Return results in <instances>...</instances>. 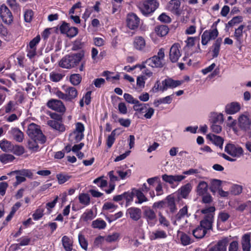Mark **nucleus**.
<instances>
[{
    "label": "nucleus",
    "instance_id": "37",
    "mask_svg": "<svg viewBox=\"0 0 251 251\" xmlns=\"http://www.w3.org/2000/svg\"><path fill=\"white\" fill-rule=\"evenodd\" d=\"M167 235L165 231L163 230H156L152 232L150 236L151 240H155L158 239H164L167 237Z\"/></svg>",
    "mask_w": 251,
    "mask_h": 251
},
{
    "label": "nucleus",
    "instance_id": "19",
    "mask_svg": "<svg viewBox=\"0 0 251 251\" xmlns=\"http://www.w3.org/2000/svg\"><path fill=\"white\" fill-rule=\"evenodd\" d=\"M64 90L67 96V101H71L74 100L78 95L75 88L70 86H64Z\"/></svg>",
    "mask_w": 251,
    "mask_h": 251
},
{
    "label": "nucleus",
    "instance_id": "20",
    "mask_svg": "<svg viewBox=\"0 0 251 251\" xmlns=\"http://www.w3.org/2000/svg\"><path fill=\"white\" fill-rule=\"evenodd\" d=\"M133 46L138 50H143L146 47V41L144 38L140 36L135 37L133 42Z\"/></svg>",
    "mask_w": 251,
    "mask_h": 251
},
{
    "label": "nucleus",
    "instance_id": "61",
    "mask_svg": "<svg viewBox=\"0 0 251 251\" xmlns=\"http://www.w3.org/2000/svg\"><path fill=\"white\" fill-rule=\"evenodd\" d=\"M157 19L161 22L164 23H170L171 22V18L165 13L161 14Z\"/></svg>",
    "mask_w": 251,
    "mask_h": 251
},
{
    "label": "nucleus",
    "instance_id": "30",
    "mask_svg": "<svg viewBox=\"0 0 251 251\" xmlns=\"http://www.w3.org/2000/svg\"><path fill=\"white\" fill-rule=\"evenodd\" d=\"M208 188L207 183L204 181H201L197 187V194L201 196L207 193Z\"/></svg>",
    "mask_w": 251,
    "mask_h": 251
},
{
    "label": "nucleus",
    "instance_id": "7",
    "mask_svg": "<svg viewBox=\"0 0 251 251\" xmlns=\"http://www.w3.org/2000/svg\"><path fill=\"white\" fill-rule=\"evenodd\" d=\"M192 190V186L190 183L182 186L176 192V201L179 202L181 199H187Z\"/></svg>",
    "mask_w": 251,
    "mask_h": 251
},
{
    "label": "nucleus",
    "instance_id": "4",
    "mask_svg": "<svg viewBox=\"0 0 251 251\" xmlns=\"http://www.w3.org/2000/svg\"><path fill=\"white\" fill-rule=\"evenodd\" d=\"M26 133L31 139H37L42 143L46 142V138L43 134L39 126L33 123L30 124L27 128Z\"/></svg>",
    "mask_w": 251,
    "mask_h": 251
},
{
    "label": "nucleus",
    "instance_id": "24",
    "mask_svg": "<svg viewBox=\"0 0 251 251\" xmlns=\"http://www.w3.org/2000/svg\"><path fill=\"white\" fill-rule=\"evenodd\" d=\"M222 43V38L221 37L218 38L213 44L211 49H212V57L213 58H216L219 54L220 50V47Z\"/></svg>",
    "mask_w": 251,
    "mask_h": 251
},
{
    "label": "nucleus",
    "instance_id": "29",
    "mask_svg": "<svg viewBox=\"0 0 251 251\" xmlns=\"http://www.w3.org/2000/svg\"><path fill=\"white\" fill-rule=\"evenodd\" d=\"M222 187V181L217 179H212L210 180L209 189L215 194Z\"/></svg>",
    "mask_w": 251,
    "mask_h": 251
},
{
    "label": "nucleus",
    "instance_id": "63",
    "mask_svg": "<svg viewBox=\"0 0 251 251\" xmlns=\"http://www.w3.org/2000/svg\"><path fill=\"white\" fill-rule=\"evenodd\" d=\"M201 196V202L202 203L210 204L213 201V198L210 194L206 193Z\"/></svg>",
    "mask_w": 251,
    "mask_h": 251
},
{
    "label": "nucleus",
    "instance_id": "14",
    "mask_svg": "<svg viewBox=\"0 0 251 251\" xmlns=\"http://www.w3.org/2000/svg\"><path fill=\"white\" fill-rule=\"evenodd\" d=\"M251 119L246 115H242L238 119V125L243 130L248 131L251 129Z\"/></svg>",
    "mask_w": 251,
    "mask_h": 251
},
{
    "label": "nucleus",
    "instance_id": "11",
    "mask_svg": "<svg viewBox=\"0 0 251 251\" xmlns=\"http://www.w3.org/2000/svg\"><path fill=\"white\" fill-rule=\"evenodd\" d=\"M143 217L146 220L150 226H153L157 222L155 213L150 208H147L144 210Z\"/></svg>",
    "mask_w": 251,
    "mask_h": 251
},
{
    "label": "nucleus",
    "instance_id": "31",
    "mask_svg": "<svg viewBox=\"0 0 251 251\" xmlns=\"http://www.w3.org/2000/svg\"><path fill=\"white\" fill-rule=\"evenodd\" d=\"M207 137L216 146H219L221 149H222L224 139L221 137L215 134H208Z\"/></svg>",
    "mask_w": 251,
    "mask_h": 251
},
{
    "label": "nucleus",
    "instance_id": "59",
    "mask_svg": "<svg viewBox=\"0 0 251 251\" xmlns=\"http://www.w3.org/2000/svg\"><path fill=\"white\" fill-rule=\"evenodd\" d=\"M78 28L75 27H69L66 33L67 36L70 38L75 36L78 33Z\"/></svg>",
    "mask_w": 251,
    "mask_h": 251
},
{
    "label": "nucleus",
    "instance_id": "48",
    "mask_svg": "<svg viewBox=\"0 0 251 251\" xmlns=\"http://www.w3.org/2000/svg\"><path fill=\"white\" fill-rule=\"evenodd\" d=\"M243 21V17L241 16H237L234 17L231 20H230L227 24H226V27L227 26L232 27Z\"/></svg>",
    "mask_w": 251,
    "mask_h": 251
},
{
    "label": "nucleus",
    "instance_id": "38",
    "mask_svg": "<svg viewBox=\"0 0 251 251\" xmlns=\"http://www.w3.org/2000/svg\"><path fill=\"white\" fill-rule=\"evenodd\" d=\"M48 124L53 128L60 132H63L65 130L64 125L59 123L58 121L50 120L48 122Z\"/></svg>",
    "mask_w": 251,
    "mask_h": 251
},
{
    "label": "nucleus",
    "instance_id": "62",
    "mask_svg": "<svg viewBox=\"0 0 251 251\" xmlns=\"http://www.w3.org/2000/svg\"><path fill=\"white\" fill-rule=\"evenodd\" d=\"M230 217V215L225 212H221L218 216V221L222 222H225L228 220Z\"/></svg>",
    "mask_w": 251,
    "mask_h": 251
},
{
    "label": "nucleus",
    "instance_id": "1",
    "mask_svg": "<svg viewBox=\"0 0 251 251\" xmlns=\"http://www.w3.org/2000/svg\"><path fill=\"white\" fill-rule=\"evenodd\" d=\"M200 211L204 216L203 219L201 221L200 225L207 231L212 229L214 221L215 207L213 205L206 206L201 209Z\"/></svg>",
    "mask_w": 251,
    "mask_h": 251
},
{
    "label": "nucleus",
    "instance_id": "64",
    "mask_svg": "<svg viewBox=\"0 0 251 251\" xmlns=\"http://www.w3.org/2000/svg\"><path fill=\"white\" fill-rule=\"evenodd\" d=\"M33 16V11L32 10H27L24 14V19L26 22L29 23L32 21Z\"/></svg>",
    "mask_w": 251,
    "mask_h": 251
},
{
    "label": "nucleus",
    "instance_id": "54",
    "mask_svg": "<svg viewBox=\"0 0 251 251\" xmlns=\"http://www.w3.org/2000/svg\"><path fill=\"white\" fill-rule=\"evenodd\" d=\"M44 210L43 209H37L32 215L33 220L35 221H38L42 218L44 216Z\"/></svg>",
    "mask_w": 251,
    "mask_h": 251
},
{
    "label": "nucleus",
    "instance_id": "50",
    "mask_svg": "<svg viewBox=\"0 0 251 251\" xmlns=\"http://www.w3.org/2000/svg\"><path fill=\"white\" fill-rule=\"evenodd\" d=\"M11 152H13L17 156H20L25 152V149L22 146L13 145V149Z\"/></svg>",
    "mask_w": 251,
    "mask_h": 251
},
{
    "label": "nucleus",
    "instance_id": "22",
    "mask_svg": "<svg viewBox=\"0 0 251 251\" xmlns=\"http://www.w3.org/2000/svg\"><path fill=\"white\" fill-rule=\"evenodd\" d=\"M228 244L227 239H224L218 241L214 246L210 248L208 251H226V247Z\"/></svg>",
    "mask_w": 251,
    "mask_h": 251
},
{
    "label": "nucleus",
    "instance_id": "33",
    "mask_svg": "<svg viewBox=\"0 0 251 251\" xmlns=\"http://www.w3.org/2000/svg\"><path fill=\"white\" fill-rule=\"evenodd\" d=\"M188 206L186 205L182 208L180 209L178 213L175 216L176 220L177 221H179L185 217H189L190 214H188Z\"/></svg>",
    "mask_w": 251,
    "mask_h": 251
},
{
    "label": "nucleus",
    "instance_id": "5",
    "mask_svg": "<svg viewBox=\"0 0 251 251\" xmlns=\"http://www.w3.org/2000/svg\"><path fill=\"white\" fill-rule=\"evenodd\" d=\"M225 151L229 155L234 157H240L244 152L242 147L230 143L226 144L225 148Z\"/></svg>",
    "mask_w": 251,
    "mask_h": 251
},
{
    "label": "nucleus",
    "instance_id": "43",
    "mask_svg": "<svg viewBox=\"0 0 251 251\" xmlns=\"http://www.w3.org/2000/svg\"><path fill=\"white\" fill-rule=\"evenodd\" d=\"M15 157L12 154L2 153L0 155V161L3 164H7L12 162Z\"/></svg>",
    "mask_w": 251,
    "mask_h": 251
},
{
    "label": "nucleus",
    "instance_id": "12",
    "mask_svg": "<svg viewBox=\"0 0 251 251\" xmlns=\"http://www.w3.org/2000/svg\"><path fill=\"white\" fill-rule=\"evenodd\" d=\"M183 80H175L172 78H167L162 81V87L160 88V91L164 92L168 88H174L180 86Z\"/></svg>",
    "mask_w": 251,
    "mask_h": 251
},
{
    "label": "nucleus",
    "instance_id": "41",
    "mask_svg": "<svg viewBox=\"0 0 251 251\" xmlns=\"http://www.w3.org/2000/svg\"><path fill=\"white\" fill-rule=\"evenodd\" d=\"M71 178H72V176L66 173H61L56 175V178L59 184H62L65 183Z\"/></svg>",
    "mask_w": 251,
    "mask_h": 251
},
{
    "label": "nucleus",
    "instance_id": "46",
    "mask_svg": "<svg viewBox=\"0 0 251 251\" xmlns=\"http://www.w3.org/2000/svg\"><path fill=\"white\" fill-rule=\"evenodd\" d=\"M81 76L78 74H74L70 75V81L74 85H78L81 81Z\"/></svg>",
    "mask_w": 251,
    "mask_h": 251
},
{
    "label": "nucleus",
    "instance_id": "13",
    "mask_svg": "<svg viewBox=\"0 0 251 251\" xmlns=\"http://www.w3.org/2000/svg\"><path fill=\"white\" fill-rule=\"evenodd\" d=\"M183 175H168L164 174L162 176V180L166 183L173 185L174 182H180L185 178Z\"/></svg>",
    "mask_w": 251,
    "mask_h": 251
},
{
    "label": "nucleus",
    "instance_id": "45",
    "mask_svg": "<svg viewBox=\"0 0 251 251\" xmlns=\"http://www.w3.org/2000/svg\"><path fill=\"white\" fill-rule=\"evenodd\" d=\"M0 35L5 40H9L11 37V34L6 27L0 23Z\"/></svg>",
    "mask_w": 251,
    "mask_h": 251
},
{
    "label": "nucleus",
    "instance_id": "32",
    "mask_svg": "<svg viewBox=\"0 0 251 251\" xmlns=\"http://www.w3.org/2000/svg\"><path fill=\"white\" fill-rule=\"evenodd\" d=\"M0 148L4 152H11L13 149V144L6 139H3L0 141Z\"/></svg>",
    "mask_w": 251,
    "mask_h": 251
},
{
    "label": "nucleus",
    "instance_id": "58",
    "mask_svg": "<svg viewBox=\"0 0 251 251\" xmlns=\"http://www.w3.org/2000/svg\"><path fill=\"white\" fill-rule=\"evenodd\" d=\"M205 31H207V34L211 40H215L218 36L219 31L217 29L211 28L210 30H206Z\"/></svg>",
    "mask_w": 251,
    "mask_h": 251
},
{
    "label": "nucleus",
    "instance_id": "49",
    "mask_svg": "<svg viewBox=\"0 0 251 251\" xmlns=\"http://www.w3.org/2000/svg\"><path fill=\"white\" fill-rule=\"evenodd\" d=\"M93 218V211L92 210H87L81 216V219L84 222L91 221Z\"/></svg>",
    "mask_w": 251,
    "mask_h": 251
},
{
    "label": "nucleus",
    "instance_id": "21",
    "mask_svg": "<svg viewBox=\"0 0 251 251\" xmlns=\"http://www.w3.org/2000/svg\"><path fill=\"white\" fill-rule=\"evenodd\" d=\"M251 232L245 234L242 237L241 244L243 251H250Z\"/></svg>",
    "mask_w": 251,
    "mask_h": 251
},
{
    "label": "nucleus",
    "instance_id": "57",
    "mask_svg": "<svg viewBox=\"0 0 251 251\" xmlns=\"http://www.w3.org/2000/svg\"><path fill=\"white\" fill-rule=\"evenodd\" d=\"M124 98L126 101L129 103H138V100L134 99L133 96L129 94L125 93L124 95Z\"/></svg>",
    "mask_w": 251,
    "mask_h": 251
},
{
    "label": "nucleus",
    "instance_id": "18",
    "mask_svg": "<svg viewBox=\"0 0 251 251\" xmlns=\"http://www.w3.org/2000/svg\"><path fill=\"white\" fill-rule=\"evenodd\" d=\"M166 206L168 208L171 213H175L177 210L176 204V198H175L174 196L170 195L166 197Z\"/></svg>",
    "mask_w": 251,
    "mask_h": 251
},
{
    "label": "nucleus",
    "instance_id": "35",
    "mask_svg": "<svg viewBox=\"0 0 251 251\" xmlns=\"http://www.w3.org/2000/svg\"><path fill=\"white\" fill-rule=\"evenodd\" d=\"M209 121L212 124H221L224 121L223 115L221 113H212L211 114Z\"/></svg>",
    "mask_w": 251,
    "mask_h": 251
},
{
    "label": "nucleus",
    "instance_id": "55",
    "mask_svg": "<svg viewBox=\"0 0 251 251\" xmlns=\"http://www.w3.org/2000/svg\"><path fill=\"white\" fill-rule=\"evenodd\" d=\"M32 140L28 142V148L29 150L34 151H37L39 148V146L37 142V139H31Z\"/></svg>",
    "mask_w": 251,
    "mask_h": 251
},
{
    "label": "nucleus",
    "instance_id": "16",
    "mask_svg": "<svg viewBox=\"0 0 251 251\" xmlns=\"http://www.w3.org/2000/svg\"><path fill=\"white\" fill-rule=\"evenodd\" d=\"M126 214L132 220L137 221L141 218L142 211L139 208L131 207L127 209Z\"/></svg>",
    "mask_w": 251,
    "mask_h": 251
},
{
    "label": "nucleus",
    "instance_id": "47",
    "mask_svg": "<svg viewBox=\"0 0 251 251\" xmlns=\"http://www.w3.org/2000/svg\"><path fill=\"white\" fill-rule=\"evenodd\" d=\"M179 234L180 240L183 245H188L192 243L190 237L187 234L183 232H180Z\"/></svg>",
    "mask_w": 251,
    "mask_h": 251
},
{
    "label": "nucleus",
    "instance_id": "39",
    "mask_svg": "<svg viewBox=\"0 0 251 251\" xmlns=\"http://www.w3.org/2000/svg\"><path fill=\"white\" fill-rule=\"evenodd\" d=\"M91 226L94 228L103 229L105 228L106 223L103 220L100 218H98L92 222Z\"/></svg>",
    "mask_w": 251,
    "mask_h": 251
},
{
    "label": "nucleus",
    "instance_id": "2",
    "mask_svg": "<svg viewBox=\"0 0 251 251\" xmlns=\"http://www.w3.org/2000/svg\"><path fill=\"white\" fill-rule=\"evenodd\" d=\"M83 51L66 55L60 61L59 65L64 69H71L76 66L84 57Z\"/></svg>",
    "mask_w": 251,
    "mask_h": 251
},
{
    "label": "nucleus",
    "instance_id": "40",
    "mask_svg": "<svg viewBox=\"0 0 251 251\" xmlns=\"http://www.w3.org/2000/svg\"><path fill=\"white\" fill-rule=\"evenodd\" d=\"M134 191L133 188L131 189V191H128L124 193V200L126 201V206L129 205L133 200L134 197Z\"/></svg>",
    "mask_w": 251,
    "mask_h": 251
},
{
    "label": "nucleus",
    "instance_id": "23",
    "mask_svg": "<svg viewBox=\"0 0 251 251\" xmlns=\"http://www.w3.org/2000/svg\"><path fill=\"white\" fill-rule=\"evenodd\" d=\"M240 109V105L236 102L227 104L225 107V112L228 114H234Z\"/></svg>",
    "mask_w": 251,
    "mask_h": 251
},
{
    "label": "nucleus",
    "instance_id": "15",
    "mask_svg": "<svg viewBox=\"0 0 251 251\" xmlns=\"http://www.w3.org/2000/svg\"><path fill=\"white\" fill-rule=\"evenodd\" d=\"M245 25H240L237 28H236L234 33L233 37L236 40V46L240 49L242 47V44L243 42V29Z\"/></svg>",
    "mask_w": 251,
    "mask_h": 251
},
{
    "label": "nucleus",
    "instance_id": "51",
    "mask_svg": "<svg viewBox=\"0 0 251 251\" xmlns=\"http://www.w3.org/2000/svg\"><path fill=\"white\" fill-rule=\"evenodd\" d=\"M123 215V213L122 211H119L114 215H110L105 217V219L109 222L111 223L119 218H121Z\"/></svg>",
    "mask_w": 251,
    "mask_h": 251
},
{
    "label": "nucleus",
    "instance_id": "10",
    "mask_svg": "<svg viewBox=\"0 0 251 251\" xmlns=\"http://www.w3.org/2000/svg\"><path fill=\"white\" fill-rule=\"evenodd\" d=\"M140 24V18L134 13L128 14L126 18L127 26L132 30L137 29Z\"/></svg>",
    "mask_w": 251,
    "mask_h": 251
},
{
    "label": "nucleus",
    "instance_id": "52",
    "mask_svg": "<svg viewBox=\"0 0 251 251\" xmlns=\"http://www.w3.org/2000/svg\"><path fill=\"white\" fill-rule=\"evenodd\" d=\"M50 77L52 81L58 82L63 78V75L61 74L52 72L50 73Z\"/></svg>",
    "mask_w": 251,
    "mask_h": 251
},
{
    "label": "nucleus",
    "instance_id": "9",
    "mask_svg": "<svg viewBox=\"0 0 251 251\" xmlns=\"http://www.w3.org/2000/svg\"><path fill=\"white\" fill-rule=\"evenodd\" d=\"M180 49V44L177 43H174L171 47L169 52V58L172 63L176 62L180 57L181 54Z\"/></svg>",
    "mask_w": 251,
    "mask_h": 251
},
{
    "label": "nucleus",
    "instance_id": "53",
    "mask_svg": "<svg viewBox=\"0 0 251 251\" xmlns=\"http://www.w3.org/2000/svg\"><path fill=\"white\" fill-rule=\"evenodd\" d=\"M147 78L144 75L139 76L137 78L136 84L138 88L142 89L145 87V80Z\"/></svg>",
    "mask_w": 251,
    "mask_h": 251
},
{
    "label": "nucleus",
    "instance_id": "8",
    "mask_svg": "<svg viewBox=\"0 0 251 251\" xmlns=\"http://www.w3.org/2000/svg\"><path fill=\"white\" fill-rule=\"evenodd\" d=\"M0 17L2 21L6 24L9 25L13 22L12 14L4 4L1 5L0 7Z\"/></svg>",
    "mask_w": 251,
    "mask_h": 251
},
{
    "label": "nucleus",
    "instance_id": "27",
    "mask_svg": "<svg viewBox=\"0 0 251 251\" xmlns=\"http://www.w3.org/2000/svg\"><path fill=\"white\" fill-rule=\"evenodd\" d=\"M11 134L14 140L17 142H22L23 141L24 135L23 132L17 127L12 128L10 130Z\"/></svg>",
    "mask_w": 251,
    "mask_h": 251
},
{
    "label": "nucleus",
    "instance_id": "42",
    "mask_svg": "<svg viewBox=\"0 0 251 251\" xmlns=\"http://www.w3.org/2000/svg\"><path fill=\"white\" fill-rule=\"evenodd\" d=\"M14 173L22 176L27 177L29 178L32 179L33 178V173L31 170L29 169H22L20 170H16L13 172Z\"/></svg>",
    "mask_w": 251,
    "mask_h": 251
},
{
    "label": "nucleus",
    "instance_id": "17",
    "mask_svg": "<svg viewBox=\"0 0 251 251\" xmlns=\"http://www.w3.org/2000/svg\"><path fill=\"white\" fill-rule=\"evenodd\" d=\"M180 2L179 0H171L168 5V10L173 14L179 16L181 14Z\"/></svg>",
    "mask_w": 251,
    "mask_h": 251
},
{
    "label": "nucleus",
    "instance_id": "26",
    "mask_svg": "<svg viewBox=\"0 0 251 251\" xmlns=\"http://www.w3.org/2000/svg\"><path fill=\"white\" fill-rule=\"evenodd\" d=\"M154 31L158 36L164 37L168 33L169 28L167 25H160L155 27Z\"/></svg>",
    "mask_w": 251,
    "mask_h": 251
},
{
    "label": "nucleus",
    "instance_id": "3",
    "mask_svg": "<svg viewBox=\"0 0 251 251\" xmlns=\"http://www.w3.org/2000/svg\"><path fill=\"white\" fill-rule=\"evenodd\" d=\"M159 6V2L157 0H145L139 3L137 7L144 16L149 17L154 12Z\"/></svg>",
    "mask_w": 251,
    "mask_h": 251
},
{
    "label": "nucleus",
    "instance_id": "56",
    "mask_svg": "<svg viewBox=\"0 0 251 251\" xmlns=\"http://www.w3.org/2000/svg\"><path fill=\"white\" fill-rule=\"evenodd\" d=\"M78 241L81 247L87 251L88 242L83 235L80 234L78 235Z\"/></svg>",
    "mask_w": 251,
    "mask_h": 251
},
{
    "label": "nucleus",
    "instance_id": "25",
    "mask_svg": "<svg viewBox=\"0 0 251 251\" xmlns=\"http://www.w3.org/2000/svg\"><path fill=\"white\" fill-rule=\"evenodd\" d=\"M145 63L152 68H161L163 66L162 61L154 56L147 59Z\"/></svg>",
    "mask_w": 251,
    "mask_h": 251
},
{
    "label": "nucleus",
    "instance_id": "60",
    "mask_svg": "<svg viewBox=\"0 0 251 251\" xmlns=\"http://www.w3.org/2000/svg\"><path fill=\"white\" fill-rule=\"evenodd\" d=\"M93 182L95 184H97L99 187L101 188L106 187L107 185V180L102 179L101 177L95 179Z\"/></svg>",
    "mask_w": 251,
    "mask_h": 251
},
{
    "label": "nucleus",
    "instance_id": "44",
    "mask_svg": "<svg viewBox=\"0 0 251 251\" xmlns=\"http://www.w3.org/2000/svg\"><path fill=\"white\" fill-rule=\"evenodd\" d=\"M78 200L79 202L85 206L88 205L90 203V198L88 194H80L79 195Z\"/></svg>",
    "mask_w": 251,
    "mask_h": 251
},
{
    "label": "nucleus",
    "instance_id": "28",
    "mask_svg": "<svg viewBox=\"0 0 251 251\" xmlns=\"http://www.w3.org/2000/svg\"><path fill=\"white\" fill-rule=\"evenodd\" d=\"M207 232V230L199 225L192 230V234L197 239H201L205 235Z\"/></svg>",
    "mask_w": 251,
    "mask_h": 251
},
{
    "label": "nucleus",
    "instance_id": "6",
    "mask_svg": "<svg viewBox=\"0 0 251 251\" xmlns=\"http://www.w3.org/2000/svg\"><path fill=\"white\" fill-rule=\"evenodd\" d=\"M47 105L49 108L62 114L66 111L65 106L60 100L51 99L48 101Z\"/></svg>",
    "mask_w": 251,
    "mask_h": 251
},
{
    "label": "nucleus",
    "instance_id": "36",
    "mask_svg": "<svg viewBox=\"0 0 251 251\" xmlns=\"http://www.w3.org/2000/svg\"><path fill=\"white\" fill-rule=\"evenodd\" d=\"M134 191V195L138 199V201H135L136 203L141 204L144 202L148 201V199L143 194V193L139 189L133 188Z\"/></svg>",
    "mask_w": 251,
    "mask_h": 251
},
{
    "label": "nucleus",
    "instance_id": "34",
    "mask_svg": "<svg viewBox=\"0 0 251 251\" xmlns=\"http://www.w3.org/2000/svg\"><path fill=\"white\" fill-rule=\"evenodd\" d=\"M62 245L66 251H72L73 250V241L70 238L65 235L62 238Z\"/></svg>",
    "mask_w": 251,
    "mask_h": 251
}]
</instances>
